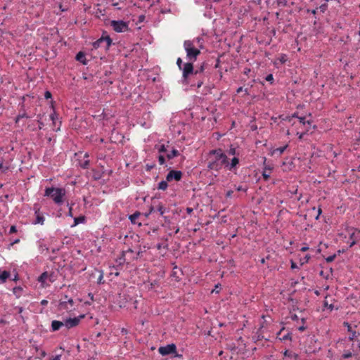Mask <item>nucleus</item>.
<instances>
[{"mask_svg": "<svg viewBox=\"0 0 360 360\" xmlns=\"http://www.w3.org/2000/svg\"><path fill=\"white\" fill-rule=\"evenodd\" d=\"M206 162L209 171L219 172L227 163V156L221 148L212 150L207 154Z\"/></svg>", "mask_w": 360, "mask_h": 360, "instance_id": "nucleus-1", "label": "nucleus"}, {"mask_svg": "<svg viewBox=\"0 0 360 360\" xmlns=\"http://www.w3.org/2000/svg\"><path fill=\"white\" fill-rule=\"evenodd\" d=\"M184 47L186 52L187 59L189 61H195L198 56L200 53L202 45L200 44L198 48L195 45V41L186 40L184 43Z\"/></svg>", "mask_w": 360, "mask_h": 360, "instance_id": "nucleus-2", "label": "nucleus"}, {"mask_svg": "<svg viewBox=\"0 0 360 360\" xmlns=\"http://www.w3.org/2000/svg\"><path fill=\"white\" fill-rule=\"evenodd\" d=\"M65 190L61 188L50 187L45 189L44 196L50 197L57 205H62L65 196Z\"/></svg>", "mask_w": 360, "mask_h": 360, "instance_id": "nucleus-3", "label": "nucleus"}, {"mask_svg": "<svg viewBox=\"0 0 360 360\" xmlns=\"http://www.w3.org/2000/svg\"><path fill=\"white\" fill-rule=\"evenodd\" d=\"M74 309V301L72 298L65 296L64 300H61L58 304V310L70 311Z\"/></svg>", "mask_w": 360, "mask_h": 360, "instance_id": "nucleus-4", "label": "nucleus"}, {"mask_svg": "<svg viewBox=\"0 0 360 360\" xmlns=\"http://www.w3.org/2000/svg\"><path fill=\"white\" fill-rule=\"evenodd\" d=\"M112 44V39L109 36L102 37L95 42L93 43V46L94 49H98L100 47H103L105 49H108Z\"/></svg>", "mask_w": 360, "mask_h": 360, "instance_id": "nucleus-5", "label": "nucleus"}, {"mask_svg": "<svg viewBox=\"0 0 360 360\" xmlns=\"http://www.w3.org/2000/svg\"><path fill=\"white\" fill-rule=\"evenodd\" d=\"M110 25L116 32H124L129 30L128 23L123 20H112Z\"/></svg>", "mask_w": 360, "mask_h": 360, "instance_id": "nucleus-6", "label": "nucleus"}, {"mask_svg": "<svg viewBox=\"0 0 360 360\" xmlns=\"http://www.w3.org/2000/svg\"><path fill=\"white\" fill-rule=\"evenodd\" d=\"M83 318H84V315H80L78 317L68 319L63 321L64 326H65L68 329L75 327L79 323L80 321Z\"/></svg>", "mask_w": 360, "mask_h": 360, "instance_id": "nucleus-7", "label": "nucleus"}, {"mask_svg": "<svg viewBox=\"0 0 360 360\" xmlns=\"http://www.w3.org/2000/svg\"><path fill=\"white\" fill-rule=\"evenodd\" d=\"M176 351V347L174 344H170V345H167V346H165V347H160L158 349L159 353L163 356L175 353Z\"/></svg>", "mask_w": 360, "mask_h": 360, "instance_id": "nucleus-8", "label": "nucleus"}, {"mask_svg": "<svg viewBox=\"0 0 360 360\" xmlns=\"http://www.w3.org/2000/svg\"><path fill=\"white\" fill-rule=\"evenodd\" d=\"M193 61H190L184 64V67L181 69L183 73V77L186 79L191 74L193 73Z\"/></svg>", "mask_w": 360, "mask_h": 360, "instance_id": "nucleus-9", "label": "nucleus"}, {"mask_svg": "<svg viewBox=\"0 0 360 360\" xmlns=\"http://www.w3.org/2000/svg\"><path fill=\"white\" fill-rule=\"evenodd\" d=\"M181 176L182 172L181 171L172 170L167 174L166 179L167 181H171L173 179L179 181Z\"/></svg>", "mask_w": 360, "mask_h": 360, "instance_id": "nucleus-10", "label": "nucleus"}, {"mask_svg": "<svg viewBox=\"0 0 360 360\" xmlns=\"http://www.w3.org/2000/svg\"><path fill=\"white\" fill-rule=\"evenodd\" d=\"M343 324L345 327H347V331L351 333V335L349 336V340H353L359 335V333H357L355 330H352V326L348 322H344Z\"/></svg>", "mask_w": 360, "mask_h": 360, "instance_id": "nucleus-11", "label": "nucleus"}, {"mask_svg": "<svg viewBox=\"0 0 360 360\" xmlns=\"http://www.w3.org/2000/svg\"><path fill=\"white\" fill-rule=\"evenodd\" d=\"M35 214H36V219L33 224H39L41 225L44 224L45 219L41 214V213L39 212V209H37V210L35 209Z\"/></svg>", "mask_w": 360, "mask_h": 360, "instance_id": "nucleus-12", "label": "nucleus"}, {"mask_svg": "<svg viewBox=\"0 0 360 360\" xmlns=\"http://www.w3.org/2000/svg\"><path fill=\"white\" fill-rule=\"evenodd\" d=\"M288 147V145L286 144L285 146H283V147H280V148H276V149H273L271 150V155L274 156V155H281V154L286 150V148Z\"/></svg>", "mask_w": 360, "mask_h": 360, "instance_id": "nucleus-13", "label": "nucleus"}, {"mask_svg": "<svg viewBox=\"0 0 360 360\" xmlns=\"http://www.w3.org/2000/svg\"><path fill=\"white\" fill-rule=\"evenodd\" d=\"M238 163H239V159L236 157H234L231 159V161L230 163H229L227 162V163H226L225 165L226 167H229V169L230 170H232L233 168H235L237 166V165H238Z\"/></svg>", "mask_w": 360, "mask_h": 360, "instance_id": "nucleus-14", "label": "nucleus"}, {"mask_svg": "<svg viewBox=\"0 0 360 360\" xmlns=\"http://www.w3.org/2000/svg\"><path fill=\"white\" fill-rule=\"evenodd\" d=\"M64 326V322L60 321H53L51 323V328L53 331L59 330Z\"/></svg>", "mask_w": 360, "mask_h": 360, "instance_id": "nucleus-15", "label": "nucleus"}, {"mask_svg": "<svg viewBox=\"0 0 360 360\" xmlns=\"http://www.w3.org/2000/svg\"><path fill=\"white\" fill-rule=\"evenodd\" d=\"M140 212H136L135 213H134L133 214L130 215L129 216V219L131 221V222L132 224H139V226L141 225V223H138L136 221V219L139 218V217L140 216Z\"/></svg>", "mask_w": 360, "mask_h": 360, "instance_id": "nucleus-16", "label": "nucleus"}, {"mask_svg": "<svg viewBox=\"0 0 360 360\" xmlns=\"http://www.w3.org/2000/svg\"><path fill=\"white\" fill-rule=\"evenodd\" d=\"M10 276V273L7 271H1L0 270V282L4 283L6 279Z\"/></svg>", "mask_w": 360, "mask_h": 360, "instance_id": "nucleus-17", "label": "nucleus"}, {"mask_svg": "<svg viewBox=\"0 0 360 360\" xmlns=\"http://www.w3.org/2000/svg\"><path fill=\"white\" fill-rule=\"evenodd\" d=\"M271 169H272L270 167H267V166L264 167V171L262 172V176L264 177V179L265 180L269 179V178L270 177V174H271Z\"/></svg>", "mask_w": 360, "mask_h": 360, "instance_id": "nucleus-18", "label": "nucleus"}, {"mask_svg": "<svg viewBox=\"0 0 360 360\" xmlns=\"http://www.w3.org/2000/svg\"><path fill=\"white\" fill-rule=\"evenodd\" d=\"M179 155V151L176 150V149H172V151L170 153H169L167 155V158L169 159V160H171L175 157H177L178 155Z\"/></svg>", "mask_w": 360, "mask_h": 360, "instance_id": "nucleus-19", "label": "nucleus"}, {"mask_svg": "<svg viewBox=\"0 0 360 360\" xmlns=\"http://www.w3.org/2000/svg\"><path fill=\"white\" fill-rule=\"evenodd\" d=\"M349 238L352 240V242L349 244V247L352 248L354 246L356 243V232L353 231L350 233Z\"/></svg>", "mask_w": 360, "mask_h": 360, "instance_id": "nucleus-20", "label": "nucleus"}, {"mask_svg": "<svg viewBox=\"0 0 360 360\" xmlns=\"http://www.w3.org/2000/svg\"><path fill=\"white\" fill-rule=\"evenodd\" d=\"M284 356H288V357H290V358H293L294 359H297V357H298V355L295 353H293L292 352H290L288 350H285L283 353Z\"/></svg>", "mask_w": 360, "mask_h": 360, "instance_id": "nucleus-21", "label": "nucleus"}, {"mask_svg": "<svg viewBox=\"0 0 360 360\" xmlns=\"http://www.w3.org/2000/svg\"><path fill=\"white\" fill-rule=\"evenodd\" d=\"M168 184L166 181H162L158 184V189L165 191L167 188Z\"/></svg>", "mask_w": 360, "mask_h": 360, "instance_id": "nucleus-22", "label": "nucleus"}, {"mask_svg": "<svg viewBox=\"0 0 360 360\" xmlns=\"http://www.w3.org/2000/svg\"><path fill=\"white\" fill-rule=\"evenodd\" d=\"M76 59L78 61H81L82 63L85 64V55L82 52H79L76 56Z\"/></svg>", "mask_w": 360, "mask_h": 360, "instance_id": "nucleus-23", "label": "nucleus"}, {"mask_svg": "<svg viewBox=\"0 0 360 360\" xmlns=\"http://www.w3.org/2000/svg\"><path fill=\"white\" fill-rule=\"evenodd\" d=\"M155 148L158 150L159 153H165L167 151V148L164 144L155 145Z\"/></svg>", "mask_w": 360, "mask_h": 360, "instance_id": "nucleus-24", "label": "nucleus"}, {"mask_svg": "<svg viewBox=\"0 0 360 360\" xmlns=\"http://www.w3.org/2000/svg\"><path fill=\"white\" fill-rule=\"evenodd\" d=\"M48 277V274L46 272L43 273L39 277V282L44 283Z\"/></svg>", "mask_w": 360, "mask_h": 360, "instance_id": "nucleus-25", "label": "nucleus"}, {"mask_svg": "<svg viewBox=\"0 0 360 360\" xmlns=\"http://www.w3.org/2000/svg\"><path fill=\"white\" fill-rule=\"evenodd\" d=\"M205 70V65L204 64L201 65L200 68H197L195 70V71L194 72V74L196 75H198V74H200L202 73Z\"/></svg>", "mask_w": 360, "mask_h": 360, "instance_id": "nucleus-26", "label": "nucleus"}, {"mask_svg": "<svg viewBox=\"0 0 360 360\" xmlns=\"http://www.w3.org/2000/svg\"><path fill=\"white\" fill-rule=\"evenodd\" d=\"M74 221H75V225H77L78 224L82 223L84 221V217H76V218H75Z\"/></svg>", "mask_w": 360, "mask_h": 360, "instance_id": "nucleus-27", "label": "nucleus"}, {"mask_svg": "<svg viewBox=\"0 0 360 360\" xmlns=\"http://www.w3.org/2000/svg\"><path fill=\"white\" fill-rule=\"evenodd\" d=\"M24 117H29L28 115L25 113V112H23L22 114H19L17 117H16V119H15V122H18L19 120L21 119V118H24Z\"/></svg>", "mask_w": 360, "mask_h": 360, "instance_id": "nucleus-28", "label": "nucleus"}, {"mask_svg": "<svg viewBox=\"0 0 360 360\" xmlns=\"http://www.w3.org/2000/svg\"><path fill=\"white\" fill-rule=\"evenodd\" d=\"M158 211L160 212V215H163L165 212V208L162 205H159L158 207Z\"/></svg>", "mask_w": 360, "mask_h": 360, "instance_id": "nucleus-29", "label": "nucleus"}, {"mask_svg": "<svg viewBox=\"0 0 360 360\" xmlns=\"http://www.w3.org/2000/svg\"><path fill=\"white\" fill-rule=\"evenodd\" d=\"M89 160H85L84 162H80V166L85 169V168H87L88 166H89Z\"/></svg>", "mask_w": 360, "mask_h": 360, "instance_id": "nucleus-30", "label": "nucleus"}, {"mask_svg": "<svg viewBox=\"0 0 360 360\" xmlns=\"http://www.w3.org/2000/svg\"><path fill=\"white\" fill-rule=\"evenodd\" d=\"M281 340H290L291 339V334L290 333H288L286 335H283L281 338H279Z\"/></svg>", "mask_w": 360, "mask_h": 360, "instance_id": "nucleus-31", "label": "nucleus"}, {"mask_svg": "<svg viewBox=\"0 0 360 360\" xmlns=\"http://www.w3.org/2000/svg\"><path fill=\"white\" fill-rule=\"evenodd\" d=\"M352 356V353L351 352L348 351V352H345L342 355V357L343 359H348V358L351 357Z\"/></svg>", "mask_w": 360, "mask_h": 360, "instance_id": "nucleus-32", "label": "nucleus"}, {"mask_svg": "<svg viewBox=\"0 0 360 360\" xmlns=\"http://www.w3.org/2000/svg\"><path fill=\"white\" fill-rule=\"evenodd\" d=\"M229 155H234L236 154V149L232 146L229 148L228 151Z\"/></svg>", "mask_w": 360, "mask_h": 360, "instance_id": "nucleus-33", "label": "nucleus"}, {"mask_svg": "<svg viewBox=\"0 0 360 360\" xmlns=\"http://www.w3.org/2000/svg\"><path fill=\"white\" fill-rule=\"evenodd\" d=\"M158 162L160 165H164L165 162V157L162 155H160L158 156Z\"/></svg>", "mask_w": 360, "mask_h": 360, "instance_id": "nucleus-34", "label": "nucleus"}, {"mask_svg": "<svg viewBox=\"0 0 360 360\" xmlns=\"http://www.w3.org/2000/svg\"><path fill=\"white\" fill-rule=\"evenodd\" d=\"M298 119H299L300 123L303 124L304 125L306 123H307L308 124H311L310 121H307V122L305 121V117H298Z\"/></svg>", "mask_w": 360, "mask_h": 360, "instance_id": "nucleus-35", "label": "nucleus"}, {"mask_svg": "<svg viewBox=\"0 0 360 360\" xmlns=\"http://www.w3.org/2000/svg\"><path fill=\"white\" fill-rule=\"evenodd\" d=\"M176 64H177L178 67L179 68V69L181 70L182 68V65H184L183 61L181 58H179L177 59Z\"/></svg>", "mask_w": 360, "mask_h": 360, "instance_id": "nucleus-36", "label": "nucleus"}, {"mask_svg": "<svg viewBox=\"0 0 360 360\" xmlns=\"http://www.w3.org/2000/svg\"><path fill=\"white\" fill-rule=\"evenodd\" d=\"M288 0H277V4L278 6H286Z\"/></svg>", "mask_w": 360, "mask_h": 360, "instance_id": "nucleus-37", "label": "nucleus"}, {"mask_svg": "<svg viewBox=\"0 0 360 360\" xmlns=\"http://www.w3.org/2000/svg\"><path fill=\"white\" fill-rule=\"evenodd\" d=\"M335 257H336V255H333L329 256V257H328L326 259V262H333V261L335 259Z\"/></svg>", "mask_w": 360, "mask_h": 360, "instance_id": "nucleus-38", "label": "nucleus"}, {"mask_svg": "<svg viewBox=\"0 0 360 360\" xmlns=\"http://www.w3.org/2000/svg\"><path fill=\"white\" fill-rule=\"evenodd\" d=\"M15 232H17L16 226H11V228H10V230H9V233L11 234V233H15Z\"/></svg>", "mask_w": 360, "mask_h": 360, "instance_id": "nucleus-39", "label": "nucleus"}, {"mask_svg": "<svg viewBox=\"0 0 360 360\" xmlns=\"http://www.w3.org/2000/svg\"><path fill=\"white\" fill-rule=\"evenodd\" d=\"M324 305H325L326 307H328V309H330L331 310L334 307L333 304H329V303H328L326 300L324 301Z\"/></svg>", "mask_w": 360, "mask_h": 360, "instance_id": "nucleus-40", "label": "nucleus"}, {"mask_svg": "<svg viewBox=\"0 0 360 360\" xmlns=\"http://www.w3.org/2000/svg\"><path fill=\"white\" fill-rule=\"evenodd\" d=\"M266 81H269V82H271L274 80V77H273V75L271 74H269L266 77Z\"/></svg>", "mask_w": 360, "mask_h": 360, "instance_id": "nucleus-41", "label": "nucleus"}, {"mask_svg": "<svg viewBox=\"0 0 360 360\" xmlns=\"http://www.w3.org/2000/svg\"><path fill=\"white\" fill-rule=\"evenodd\" d=\"M22 290V288H20V287H18V288H14L13 291L15 294H18L19 293L20 291Z\"/></svg>", "mask_w": 360, "mask_h": 360, "instance_id": "nucleus-42", "label": "nucleus"}, {"mask_svg": "<svg viewBox=\"0 0 360 360\" xmlns=\"http://www.w3.org/2000/svg\"><path fill=\"white\" fill-rule=\"evenodd\" d=\"M44 96L46 99L51 98V94L50 91H46L44 94Z\"/></svg>", "mask_w": 360, "mask_h": 360, "instance_id": "nucleus-43", "label": "nucleus"}, {"mask_svg": "<svg viewBox=\"0 0 360 360\" xmlns=\"http://www.w3.org/2000/svg\"><path fill=\"white\" fill-rule=\"evenodd\" d=\"M60 358H61V355L58 354V355H56V356L51 357V360H60Z\"/></svg>", "mask_w": 360, "mask_h": 360, "instance_id": "nucleus-44", "label": "nucleus"}, {"mask_svg": "<svg viewBox=\"0 0 360 360\" xmlns=\"http://www.w3.org/2000/svg\"><path fill=\"white\" fill-rule=\"evenodd\" d=\"M50 118L51 120L54 122H55V120L56 119V115L55 112H53L51 115H50Z\"/></svg>", "mask_w": 360, "mask_h": 360, "instance_id": "nucleus-45", "label": "nucleus"}, {"mask_svg": "<svg viewBox=\"0 0 360 360\" xmlns=\"http://www.w3.org/2000/svg\"><path fill=\"white\" fill-rule=\"evenodd\" d=\"M233 193V191H228L226 194V196L227 198H231Z\"/></svg>", "mask_w": 360, "mask_h": 360, "instance_id": "nucleus-46", "label": "nucleus"}, {"mask_svg": "<svg viewBox=\"0 0 360 360\" xmlns=\"http://www.w3.org/2000/svg\"><path fill=\"white\" fill-rule=\"evenodd\" d=\"M186 211L188 214H191L193 212V210L191 207H187Z\"/></svg>", "mask_w": 360, "mask_h": 360, "instance_id": "nucleus-47", "label": "nucleus"}, {"mask_svg": "<svg viewBox=\"0 0 360 360\" xmlns=\"http://www.w3.org/2000/svg\"><path fill=\"white\" fill-rule=\"evenodd\" d=\"M193 41H195V44H200V41H201V38H200V37H197V38H195V39H193Z\"/></svg>", "mask_w": 360, "mask_h": 360, "instance_id": "nucleus-48", "label": "nucleus"}, {"mask_svg": "<svg viewBox=\"0 0 360 360\" xmlns=\"http://www.w3.org/2000/svg\"><path fill=\"white\" fill-rule=\"evenodd\" d=\"M8 169V167H4L3 164H0V169L2 170L3 172L6 171V169Z\"/></svg>", "mask_w": 360, "mask_h": 360, "instance_id": "nucleus-49", "label": "nucleus"}, {"mask_svg": "<svg viewBox=\"0 0 360 360\" xmlns=\"http://www.w3.org/2000/svg\"><path fill=\"white\" fill-rule=\"evenodd\" d=\"M203 84V81L202 80H200L198 84H197V87L198 88H200Z\"/></svg>", "mask_w": 360, "mask_h": 360, "instance_id": "nucleus-50", "label": "nucleus"}, {"mask_svg": "<svg viewBox=\"0 0 360 360\" xmlns=\"http://www.w3.org/2000/svg\"><path fill=\"white\" fill-rule=\"evenodd\" d=\"M47 304H48V301H47V300H41V305L45 306V305H46Z\"/></svg>", "mask_w": 360, "mask_h": 360, "instance_id": "nucleus-51", "label": "nucleus"}, {"mask_svg": "<svg viewBox=\"0 0 360 360\" xmlns=\"http://www.w3.org/2000/svg\"><path fill=\"white\" fill-rule=\"evenodd\" d=\"M309 250V247H308V246H304V247H302V248H301V251H302V252H305V251H307V250Z\"/></svg>", "mask_w": 360, "mask_h": 360, "instance_id": "nucleus-52", "label": "nucleus"}, {"mask_svg": "<svg viewBox=\"0 0 360 360\" xmlns=\"http://www.w3.org/2000/svg\"><path fill=\"white\" fill-rule=\"evenodd\" d=\"M237 191H247V189H246V188H243L242 186H238V187L237 188Z\"/></svg>", "mask_w": 360, "mask_h": 360, "instance_id": "nucleus-53", "label": "nucleus"}, {"mask_svg": "<svg viewBox=\"0 0 360 360\" xmlns=\"http://www.w3.org/2000/svg\"><path fill=\"white\" fill-rule=\"evenodd\" d=\"M326 4H323L320 6V8L321 9V11L323 12L325 10H326Z\"/></svg>", "mask_w": 360, "mask_h": 360, "instance_id": "nucleus-54", "label": "nucleus"}, {"mask_svg": "<svg viewBox=\"0 0 360 360\" xmlns=\"http://www.w3.org/2000/svg\"><path fill=\"white\" fill-rule=\"evenodd\" d=\"M19 242V239H15L13 243H11V245H13L14 244L18 243Z\"/></svg>", "mask_w": 360, "mask_h": 360, "instance_id": "nucleus-55", "label": "nucleus"}, {"mask_svg": "<svg viewBox=\"0 0 360 360\" xmlns=\"http://www.w3.org/2000/svg\"><path fill=\"white\" fill-rule=\"evenodd\" d=\"M291 268L292 269H295L297 268V265L295 264V263H294L293 262H291Z\"/></svg>", "mask_w": 360, "mask_h": 360, "instance_id": "nucleus-56", "label": "nucleus"}, {"mask_svg": "<svg viewBox=\"0 0 360 360\" xmlns=\"http://www.w3.org/2000/svg\"><path fill=\"white\" fill-rule=\"evenodd\" d=\"M297 134L299 135V139H302L303 138V136H304V134H303V133H302V134H298V133H297Z\"/></svg>", "mask_w": 360, "mask_h": 360, "instance_id": "nucleus-57", "label": "nucleus"}, {"mask_svg": "<svg viewBox=\"0 0 360 360\" xmlns=\"http://www.w3.org/2000/svg\"><path fill=\"white\" fill-rule=\"evenodd\" d=\"M89 296L91 298V300H94V295L92 293H89Z\"/></svg>", "mask_w": 360, "mask_h": 360, "instance_id": "nucleus-58", "label": "nucleus"}, {"mask_svg": "<svg viewBox=\"0 0 360 360\" xmlns=\"http://www.w3.org/2000/svg\"><path fill=\"white\" fill-rule=\"evenodd\" d=\"M243 91V87H239L238 89H237V93H240Z\"/></svg>", "mask_w": 360, "mask_h": 360, "instance_id": "nucleus-59", "label": "nucleus"}, {"mask_svg": "<svg viewBox=\"0 0 360 360\" xmlns=\"http://www.w3.org/2000/svg\"><path fill=\"white\" fill-rule=\"evenodd\" d=\"M309 258H310V256H309V255L305 256L306 262L309 259Z\"/></svg>", "mask_w": 360, "mask_h": 360, "instance_id": "nucleus-60", "label": "nucleus"}, {"mask_svg": "<svg viewBox=\"0 0 360 360\" xmlns=\"http://www.w3.org/2000/svg\"><path fill=\"white\" fill-rule=\"evenodd\" d=\"M39 129H41V128H42V126H43L44 124H43V123H42L41 122H39Z\"/></svg>", "mask_w": 360, "mask_h": 360, "instance_id": "nucleus-61", "label": "nucleus"}, {"mask_svg": "<svg viewBox=\"0 0 360 360\" xmlns=\"http://www.w3.org/2000/svg\"><path fill=\"white\" fill-rule=\"evenodd\" d=\"M318 213H319V214H318L316 219L319 217V214L321 213V209H319Z\"/></svg>", "mask_w": 360, "mask_h": 360, "instance_id": "nucleus-62", "label": "nucleus"}, {"mask_svg": "<svg viewBox=\"0 0 360 360\" xmlns=\"http://www.w3.org/2000/svg\"><path fill=\"white\" fill-rule=\"evenodd\" d=\"M292 117H297V118L299 117L297 116V113H294V114L292 115Z\"/></svg>", "mask_w": 360, "mask_h": 360, "instance_id": "nucleus-63", "label": "nucleus"}, {"mask_svg": "<svg viewBox=\"0 0 360 360\" xmlns=\"http://www.w3.org/2000/svg\"><path fill=\"white\" fill-rule=\"evenodd\" d=\"M316 10H312V11H311V13H313V14H316Z\"/></svg>", "mask_w": 360, "mask_h": 360, "instance_id": "nucleus-64", "label": "nucleus"}]
</instances>
